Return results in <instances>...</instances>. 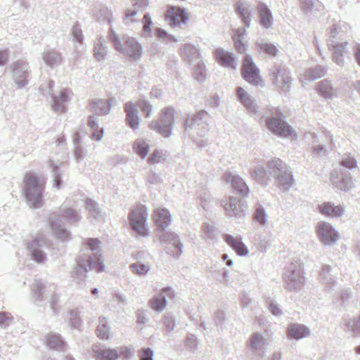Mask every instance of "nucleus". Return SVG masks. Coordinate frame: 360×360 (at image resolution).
<instances>
[{"label":"nucleus","mask_w":360,"mask_h":360,"mask_svg":"<svg viewBox=\"0 0 360 360\" xmlns=\"http://www.w3.org/2000/svg\"><path fill=\"white\" fill-rule=\"evenodd\" d=\"M173 122L174 111L171 108H166L161 110L159 121H153L150 123V128L167 137L171 134Z\"/></svg>","instance_id":"nucleus-8"},{"label":"nucleus","mask_w":360,"mask_h":360,"mask_svg":"<svg viewBox=\"0 0 360 360\" xmlns=\"http://www.w3.org/2000/svg\"><path fill=\"white\" fill-rule=\"evenodd\" d=\"M223 181L230 183L234 190L244 197L250 194V189L243 179L236 173L226 172L222 176Z\"/></svg>","instance_id":"nucleus-13"},{"label":"nucleus","mask_w":360,"mask_h":360,"mask_svg":"<svg viewBox=\"0 0 360 360\" xmlns=\"http://www.w3.org/2000/svg\"><path fill=\"white\" fill-rule=\"evenodd\" d=\"M318 94L326 100H333L339 96L340 91L334 87L330 80L323 79L318 83Z\"/></svg>","instance_id":"nucleus-15"},{"label":"nucleus","mask_w":360,"mask_h":360,"mask_svg":"<svg viewBox=\"0 0 360 360\" xmlns=\"http://www.w3.org/2000/svg\"><path fill=\"white\" fill-rule=\"evenodd\" d=\"M124 111L126 112V122L132 129H136L139 124V118L136 114V110L132 103L129 102L124 105Z\"/></svg>","instance_id":"nucleus-27"},{"label":"nucleus","mask_w":360,"mask_h":360,"mask_svg":"<svg viewBox=\"0 0 360 360\" xmlns=\"http://www.w3.org/2000/svg\"><path fill=\"white\" fill-rule=\"evenodd\" d=\"M226 217L235 220L243 219L246 213V203L234 196H226L220 200Z\"/></svg>","instance_id":"nucleus-5"},{"label":"nucleus","mask_w":360,"mask_h":360,"mask_svg":"<svg viewBox=\"0 0 360 360\" xmlns=\"http://www.w3.org/2000/svg\"><path fill=\"white\" fill-rule=\"evenodd\" d=\"M326 72L325 68L322 66H316L310 68L304 72L301 75L300 81L303 84H307L309 82L314 81L324 76Z\"/></svg>","instance_id":"nucleus-25"},{"label":"nucleus","mask_w":360,"mask_h":360,"mask_svg":"<svg viewBox=\"0 0 360 360\" xmlns=\"http://www.w3.org/2000/svg\"><path fill=\"white\" fill-rule=\"evenodd\" d=\"M268 344L264 335L253 333L247 342V347L255 356L262 359L266 352Z\"/></svg>","instance_id":"nucleus-12"},{"label":"nucleus","mask_w":360,"mask_h":360,"mask_svg":"<svg viewBox=\"0 0 360 360\" xmlns=\"http://www.w3.org/2000/svg\"><path fill=\"white\" fill-rule=\"evenodd\" d=\"M197 197L200 201V205L204 210H207L210 207V203L212 200L209 191L207 188H202L197 192Z\"/></svg>","instance_id":"nucleus-42"},{"label":"nucleus","mask_w":360,"mask_h":360,"mask_svg":"<svg viewBox=\"0 0 360 360\" xmlns=\"http://www.w3.org/2000/svg\"><path fill=\"white\" fill-rule=\"evenodd\" d=\"M99 240L96 238H90L87 240L86 244L91 250H96L99 246Z\"/></svg>","instance_id":"nucleus-61"},{"label":"nucleus","mask_w":360,"mask_h":360,"mask_svg":"<svg viewBox=\"0 0 360 360\" xmlns=\"http://www.w3.org/2000/svg\"><path fill=\"white\" fill-rule=\"evenodd\" d=\"M333 60L339 66L342 67L344 65L343 53H338L333 51Z\"/></svg>","instance_id":"nucleus-60"},{"label":"nucleus","mask_w":360,"mask_h":360,"mask_svg":"<svg viewBox=\"0 0 360 360\" xmlns=\"http://www.w3.org/2000/svg\"><path fill=\"white\" fill-rule=\"evenodd\" d=\"M133 150L141 158L146 157L149 150L148 144L143 139H139L134 141L132 145Z\"/></svg>","instance_id":"nucleus-38"},{"label":"nucleus","mask_w":360,"mask_h":360,"mask_svg":"<svg viewBox=\"0 0 360 360\" xmlns=\"http://www.w3.org/2000/svg\"><path fill=\"white\" fill-rule=\"evenodd\" d=\"M91 269L96 270L97 272H101L104 270V265L102 264L100 257H96L94 261L89 262Z\"/></svg>","instance_id":"nucleus-55"},{"label":"nucleus","mask_w":360,"mask_h":360,"mask_svg":"<svg viewBox=\"0 0 360 360\" xmlns=\"http://www.w3.org/2000/svg\"><path fill=\"white\" fill-rule=\"evenodd\" d=\"M344 27L345 30L347 29V25L345 22H338V24L333 25V27L331 28L330 34V37L333 38H335V35L340 32V30Z\"/></svg>","instance_id":"nucleus-56"},{"label":"nucleus","mask_w":360,"mask_h":360,"mask_svg":"<svg viewBox=\"0 0 360 360\" xmlns=\"http://www.w3.org/2000/svg\"><path fill=\"white\" fill-rule=\"evenodd\" d=\"M319 212L330 218H338L345 214V209L342 205H335L333 202H327L319 206Z\"/></svg>","instance_id":"nucleus-17"},{"label":"nucleus","mask_w":360,"mask_h":360,"mask_svg":"<svg viewBox=\"0 0 360 360\" xmlns=\"http://www.w3.org/2000/svg\"><path fill=\"white\" fill-rule=\"evenodd\" d=\"M209 116L205 111H200L196 114L188 115L184 122L186 132L193 139L194 142L200 148L205 147L207 141L204 138L209 131Z\"/></svg>","instance_id":"nucleus-1"},{"label":"nucleus","mask_w":360,"mask_h":360,"mask_svg":"<svg viewBox=\"0 0 360 360\" xmlns=\"http://www.w3.org/2000/svg\"><path fill=\"white\" fill-rule=\"evenodd\" d=\"M316 231L320 241L326 246L333 245L340 237L335 228L326 221L319 222Z\"/></svg>","instance_id":"nucleus-9"},{"label":"nucleus","mask_w":360,"mask_h":360,"mask_svg":"<svg viewBox=\"0 0 360 360\" xmlns=\"http://www.w3.org/2000/svg\"><path fill=\"white\" fill-rule=\"evenodd\" d=\"M268 129L274 134L282 137L296 139L295 131L285 122L284 116L278 110H276L275 115L266 120Z\"/></svg>","instance_id":"nucleus-6"},{"label":"nucleus","mask_w":360,"mask_h":360,"mask_svg":"<svg viewBox=\"0 0 360 360\" xmlns=\"http://www.w3.org/2000/svg\"><path fill=\"white\" fill-rule=\"evenodd\" d=\"M300 7L308 16L316 15L323 11V5L319 0H300Z\"/></svg>","instance_id":"nucleus-23"},{"label":"nucleus","mask_w":360,"mask_h":360,"mask_svg":"<svg viewBox=\"0 0 360 360\" xmlns=\"http://www.w3.org/2000/svg\"><path fill=\"white\" fill-rule=\"evenodd\" d=\"M24 191L27 200L34 207L40 206L41 205L42 192L45 186L44 180L38 178L32 172H27L24 177Z\"/></svg>","instance_id":"nucleus-2"},{"label":"nucleus","mask_w":360,"mask_h":360,"mask_svg":"<svg viewBox=\"0 0 360 360\" xmlns=\"http://www.w3.org/2000/svg\"><path fill=\"white\" fill-rule=\"evenodd\" d=\"M313 151H314V153H315L317 155H322V154L326 153L327 148L323 145H318V146H314Z\"/></svg>","instance_id":"nucleus-62"},{"label":"nucleus","mask_w":360,"mask_h":360,"mask_svg":"<svg viewBox=\"0 0 360 360\" xmlns=\"http://www.w3.org/2000/svg\"><path fill=\"white\" fill-rule=\"evenodd\" d=\"M183 54L185 57V60L190 64L201 60V54L200 49L195 45L190 43H185L183 46Z\"/></svg>","instance_id":"nucleus-22"},{"label":"nucleus","mask_w":360,"mask_h":360,"mask_svg":"<svg viewBox=\"0 0 360 360\" xmlns=\"http://www.w3.org/2000/svg\"><path fill=\"white\" fill-rule=\"evenodd\" d=\"M89 108L91 112L98 115H103L109 112L110 103L104 100L94 101L89 103Z\"/></svg>","instance_id":"nucleus-32"},{"label":"nucleus","mask_w":360,"mask_h":360,"mask_svg":"<svg viewBox=\"0 0 360 360\" xmlns=\"http://www.w3.org/2000/svg\"><path fill=\"white\" fill-rule=\"evenodd\" d=\"M242 73L243 78L249 83L259 86L262 84V80L259 75V70L253 63L252 57L246 55L243 59Z\"/></svg>","instance_id":"nucleus-11"},{"label":"nucleus","mask_w":360,"mask_h":360,"mask_svg":"<svg viewBox=\"0 0 360 360\" xmlns=\"http://www.w3.org/2000/svg\"><path fill=\"white\" fill-rule=\"evenodd\" d=\"M56 98V101H58V102L66 101L68 98V92L65 90L61 91L60 92L58 96H57Z\"/></svg>","instance_id":"nucleus-63"},{"label":"nucleus","mask_w":360,"mask_h":360,"mask_svg":"<svg viewBox=\"0 0 360 360\" xmlns=\"http://www.w3.org/2000/svg\"><path fill=\"white\" fill-rule=\"evenodd\" d=\"M152 219L158 229L162 231L171 224V215L165 208L158 207L152 214Z\"/></svg>","instance_id":"nucleus-14"},{"label":"nucleus","mask_w":360,"mask_h":360,"mask_svg":"<svg viewBox=\"0 0 360 360\" xmlns=\"http://www.w3.org/2000/svg\"><path fill=\"white\" fill-rule=\"evenodd\" d=\"M198 340L194 335H189L185 340V347L190 351H195L198 348Z\"/></svg>","instance_id":"nucleus-51"},{"label":"nucleus","mask_w":360,"mask_h":360,"mask_svg":"<svg viewBox=\"0 0 360 360\" xmlns=\"http://www.w3.org/2000/svg\"><path fill=\"white\" fill-rule=\"evenodd\" d=\"M328 46L331 49L332 51L338 53H345L347 51L348 42L342 41H333L330 39L328 43Z\"/></svg>","instance_id":"nucleus-44"},{"label":"nucleus","mask_w":360,"mask_h":360,"mask_svg":"<svg viewBox=\"0 0 360 360\" xmlns=\"http://www.w3.org/2000/svg\"><path fill=\"white\" fill-rule=\"evenodd\" d=\"M140 360H153V352L150 348L143 349L139 354Z\"/></svg>","instance_id":"nucleus-58"},{"label":"nucleus","mask_w":360,"mask_h":360,"mask_svg":"<svg viewBox=\"0 0 360 360\" xmlns=\"http://www.w3.org/2000/svg\"><path fill=\"white\" fill-rule=\"evenodd\" d=\"M330 270L331 268L329 266H324L320 274L321 280L326 285V288L328 290H330L332 286L336 283L334 278L330 274Z\"/></svg>","instance_id":"nucleus-39"},{"label":"nucleus","mask_w":360,"mask_h":360,"mask_svg":"<svg viewBox=\"0 0 360 360\" xmlns=\"http://www.w3.org/2000/svg\"><path fill=\"white\" fill-rule=\"evenodd\" d=\"M110 39L117 51L124 53L131 60H136L140 58L142 53L141 46L134 38H128L125 41L124 47L122 45L118 37L114 32H112Z\"/></svg>","instance_id":"nucleus-7"},{"label":"nucleus","mask_w":360,"mask_h":360,"mask_svg":"<svg viewBox=\"0 0 360 360\" xmlns=\"http://www.w3.org/2000/svg\"><path fill=\"white\" fill-rule=\"evenodd\" d=\"M23 63L22 62H16L13 64V72L15 77H16V82H18L20 86H23L26 83L25 77L27 75V72L24 71L22 72V75H20V69Z\"/></svg>","instance_id":"nucleus-46"},{"label":"nucleus","mask_w":360,"mask_h":360,"mask_svg":"<svg viewBox=\"0 0 360 360\" xmlns=\"http://www.w3.org/2000/svg\"><path fill=\"white\" fill-rule=\"evenodd\" d=\"M238 99L246 108L250 113L256 114L257 106L253 98L243 88L238 87L236 89Z\"/></svg>","instance_id":"nucleus-21"},{"label":"nucleus","mask_w":360,"mask_h":360,"mask_svg":"<svg viewBox=\"0 0 360 360\" xmlns=\"http://www.w3.org/2000/svg\"><path fill=\"white\" fill-rule=\"evenodd\" d=\"M223 239L240 256H246L249 250L242 241L240 236H233L230 234H224Z\"/></svg>","instance_id":"nucleus-18"},{"label":"nucleus","mask_w":360,"mask_h":360,"mask_svg":"<svg viewBox=\"0 0 360 360\" xmlns=\"http://www.w3.org/2000/svg\"><path fill=\"white\" fill-rule=\"evenodd\" d=\"M236 10L240 15L243 23L249 27L251 22V14L253 11L252 6L245 1H238L237 3Z\"/></svg>","instance_id":"nucleus-28"},{"label":"nucleus","mask_w":360,"mask_h":360,"mask_svg":"<svg viewBox=\"0 0 360 360\" xmlns=\"http://www.w3.org/2000/svg\"><path fill=\"white\" fill-rule=\"evenodd\" d=\"M162 160H164V155L159 150H154L148 158V162L150 164H157Z\"/></svg>","instance_id":"nucleus-52"},{"label":"nucleus","mask_w":360,"mask_h":360,"mask_svg":"<svg viewBox=\"0 0 360 360\" xmlns=\"http://www.w3.org/2000/svg\"><path fill=\"white\" fill-rule=\"evenodd\" d=\"M282 353L281 352H275L268 356L265 360H281Z\"/></svg>","instance_id":"nucleus-64"},{"label":"nucleus","mask_w":360,"mask_h":360,"mask_svg":"<svg viewBox=\"0 0 360 360\" xmlns=\"http://www.w3.org/2000/svg\"><path fill=\"white\" fill-rule=\"evenodd\" d=\"M341 165L347 169H353L356 167L357 162L353 155L345 153L342 157Z\"/></svg>","instance_id":"nucleus-47"},{"label":"nucleus","mask_w":360,"mask_h":360,"mask_svg":"<svg viewBox=\"0 0 360 360\" xmlns=\"http://www.w3.org/2000/svg\"><path fill=\"white\" fill-rule=\"evenodd\" d=\"M97 336L102 340H108L110 338L109 326L105 318L99 321V325L96 329Z\"/></svg>","instance_id":"nucleus-43"},{"label":"nucleus","mask_w":360,"mask_h":360,"mask_svg":"<svg viewBox=\"0 0 360 360\" xmlns=\"http://www.w3.org/2000/svg\"><path fill=\"white\" fill-rule=\"evenodd\" d=\"M246 30L245 28H238L235 30L233 34V41L236 48L240 53H243L246 51V45L243 42L244 36L245 35Z\"/></svg>","instance_id":"nucleus-35"},{"label":"nucleus","mask_w":360,"mask_h":360,"mask_svg":"<svg viewBox=\"0 0 360 360\" xmlns=\"http://www.w3.org/2000/svg\"><path fill=\"white\" fill-rule=\"evenodd\" d=\"M94 356L97 360H117L119 354L117 349L111 348L94 349Z\"/></svg>","instance_id":"nucleus-30"},{"label":"nucleus","mask_w":360,"mask_h":360,"mask_svg":"<svg viewBox=\"0 0 360 360\" xmlns=\"http://www.w3.org/2000/svg\"><path fill=\"white\" fill-rule=\"evenodd\" d=\"M147 207L142 204H139L131 208L128 215L129 225L132 230L138 235L146 236L149 233L147 226L148 219Z\"/></svg>","instance_id":"nucleus-4"},{"label":"nucleus","mask_w":360,"mask_h":360,"mask_svg":"<svg viewBox=\"0 0 360 360\" xmlns=\"http://www.w3.org/2000/svg\"><path fill=\"white\" fill-rule=\"evenodd\" d=\"M260 25L265 29L271 28L273 25L274 18L270 9L267 6L260 4L258 6Z\"/></svg>","instance_id":"nucleus-26"},{"label":"nucleus","mask_w":360,"mask_h":360,"mask_svg":"<svg viewBox=\"0 0 360 360\" xmlns=\"http://www.w3.org/2000/svg\"><path fill=\"white\" fill-rule=\"evenodd\" d=\"M149 305L154 310L162 311L165 306V297L159 294L150 300Z\"/></svg>","instance_id":"nucleus-45"},{"label":"nucleus","mask_w":360,"mask_h":360,"mask_svg":"<svg viewBox=\"0 0 360 360\" xmlns=\"http://www.w3.org/2000/svg\"><path fill=\"white\" fill-rule=\"evenodd\" d=\"M44 59L47 64L53 65L60 62L61 56L57 52L49 51L44 54Z\"/></svg>","instance_id":"nucleus-48"},{"label":"nucleus","mask_w":360,"mask_h":360,"mask_svg":"<svg viewBox=\"0 0 360 360\" xmlns=\"http://www.w3.org/2000/svg\"><path fill=\"white\" fill-rule=\"evenodd\" d=\"M251 176L255 179L261 184H266L270 178L268 174L267 167L264 168L262 165H257L251 170Z\"/></svg>","instance_id":"nucleus-33"},{"label":"nucleus","mask_w":360,"mask_h":360,"mask_svg":"<svg viewBox=\"0 0 360 360\" xmlns=\"http://www.w3.org/2000/svg\"><path fill=\"white\" fill-rule=\"evenodd\" d=\"M119 357L124 360L129 359L131 356V349L128 347H122L118 350Z\"/></svg>","instance_id":"nucleus-57"},{"label":"nucleus","mask_w":360,"mask_h":360,"mask_svg":"<svg viewBox=\"0 0 360 360\" xmlns=\"http://www.w3.org/2000/svg\"><path fill=\"white\" fill-rule=\"evenodd\" d=\"M214 56L217 61L222 66L236 70L237 63L234 55L223 49H217L214 51Z\"/></svg>","instance_id":"nucleus-16"},{"label":"nucleus","mask_w":360,"mask_h":360,"mask_svg":"<svg viewBox=\"0 0 360 360\" xmlns=\"http://www.w3.org/2000/svg\"><path fill=\"white\" fill-rule=\"evenodd\" d=\"M309 328L300 323H291L288 326L287 335L290 339L300 340L310 335Z\"/></svg>","instance_id":"nucleus-19"},{"label":"nucleus","mask_w":360,"mask_h":360,"mask_svg":"<svg viewBox=\"0 0 360 360\" xmlns=\"http://www.w3.org/2000/svg\"><path fill=\"white\" fill-rule=\"evenodd\" d=\"M180 18V8L179 7H170L166 14V20L171 26L178 25Z\"/></svg>","instance_id":"nucleus-41"},{"label":"nucleus","mask_w":360,"mask_h":360,"mask_svg":"<svg viewBox=\"0 0 360 360\" xmlns=\"http://www.w3.org/2000/svg\"><path fill=\"white\" fill-rule=\"evenodd\" d=\"M137 106L140 108L145 117H149L152 112L153 107L146 101L141 100L137 103Z\"/></svg>","instance_id":"nucleus-50"},{"label":"nucleus","mask_w":360,"mask_h":360,"mask_svg":"<svg viewBox=\"0 0 360 360\" xmlns=\"http://www.w3.org/2000/svg\"><path fill=\"white\" fill-rule=\"evenodd\" d=\"M256 46L262 52L268 54L269 56H276L277 55V47L264 39H261L256 43Z\"/></svg>","instance_id":"nucleus-37"},{"label":"nucleus","mask_w":360,"mask_h":360,"mask_svg":"<svg viewBox=\"0 0 360 360\" xmlns=\"http://www.w3.org/2000/svg\"><path fill=\"white\" fill-rule=\"evenodd\" d=\"M266 167L269 178L271 179V177H273L276 179L288 167L281 160L274 158L268 162Z\"/></svg>","instance_id":"nucleus-24"},{"label":"nucleus","mask_w":360,"mask_h":360,"mask_svg":"<svg viewBox=\"0 0 360 360\" xmlns=\"http://www.w3.org/2000/svg\"><path fill=\"white\" fill-rule=\"evenodd\" d=\"M131 269L134 273L142 275L145 274L148 271V266L145 264L136 263L131 266Z\"/></svg>","instance_id":"nucleus-54"},{"label":"nucleus","mask_w":360,"mask_h":360,"mask_svg":"<svg viewBox=\"0 0 360 360\" xmlns=\"http://www.w3.org/2000/svg\"><path fill=\"white\" fill-rule=\"evenodd\" d=\"M204 237L207 239H213L215 237V228L214 226L206 224L202 227Z\"/></svg>","instance_id":"nucleus-53"},{"label":"nucleus","mask_w":360,"mask_h":360,"mask_svg":"<svg viewBox=\"0 0 360 360\" xmlns=\"http://www.w3.org/2000/svg\"><path fill=\"white\" fill-rule=\"evenodd\" d=\"M246 30L245 28H238L235 30L233 34V41L236 48L240 53H243L246 51V45L243 42L244 36L245 35Z\"/></svg>","instance_id":"nucleus-36"},{"label":"nucleus","mask_w":360,"mask_h":360,"mask_svg":"<svg viewBox=\"0 0 360 360\" xmlns=\"http://www.w3.org/2000/svg\"><path fill=\"white\" fill-rule=\"evenodd\" d=\"M278 186L283 191L289 190L293 185V178L292 172L289 167L285 169L276 179Z\"/></svg>","instance_id":"nucleus-29"},{"label":"nucleus","mask_w":360,"mask_h":360,"mask_svg":"<svg viewBox=\"0 0 360 360\" xmlns=\"http://www.w3.org/2000/svg\"><path fill=\"white\" fill-rule=\"evenodd\" d=\"M46 345L50 348L57 350H63L65 346L60 335L55 333H50L46 337Z\"/></svg>","instance_id":"nucleus-34"},{"label":"nucleus","mask_w":360,"mask_h":360,"mask_svg":"<svg viewBox=\"0 0 360 360\" xmlns=\"http://www.w3.org/2000/svg\"><path fill=\"white\" fill-rule=\"evenodd\" d=\"M254 219L261 226H266L268 224V214L264 207L261 205H257L256 206L254 213Z\"/></svg>","instance_id":"nucleus-40"},{"label":"nucleus","mask_w":360,"mask_h":360,"mask_svg":"<svg viewBox=\"0 0 360 360\" xmlns=\"http://www.w3.org/2000/svg\"><path fill=\"white\" fill-rule=\"evenodd\" d=\"M193 64L192 75L194 79L200 83L205 82L207 77V70L203 60L201 59L193 63Z\"/></svg>","instance_id":"nucleus-31"},{"label":"nucleus","mask_w":360,"mask_h":360,"mask_svg":"<svg viewBox=\"0 0 360 360\" xmlns=\"http://www.w3.org/2000/svg\"><path fill=\"white\" fill-rule=\"evenodd\" d=\"M266 304L269 310L274 316H281L283 314V311L280 305L275 300L268 299Z\"/></svg>","instance_id":"nucleus-49"},{"label":"nucleus","mask_w":360,"mask_h":360,"mask_svg":"<svg viewBox=\"0 0 360 360\" xmlns=\"http://www.w3.org/2000/svg\"><path fill=\"white\" fill-rule=\"evenodd\" d=\"M331 181L333 184L341 191H349L353 186L352 177L349 174H341L340 176L338 171H334L331 174Z\"/></svg>","instance_id":"nucleus-20"},{"label":"nucleus","mask_w":360,"mask_h":360,"mask_svg":"<svg viewBox=\"0 0 360 360\" xmlns=\"http://www.w3.org/2000/svg\"><path fill=\"white\" fill-rule=\"evenodd\" d=\"M12 319L11 314L6 312H0V326L7 325Z\"/></svg>","instance_id":"nucleus-59"},{"label":"nucleus","mask_w":360,"mask_h":360,"mask_svg":"<svg viewBox=\"0 0 360 360\" xmlns=\"http://www.w3.org/2000/svg\"><path fill=\"white\" fill-rule=\"evenodd\" d=\"M273 84L278 89L283 92L290 90L292 84V78L290 72L280 66L274 67L271 72Z\"/></svg>","instance_id":"nucleus-10"},{"label":"nucleus","mask_w":360,"mask_h":360,"mask_svg":"<svg viewBox=\"0 0 360 360\" xmlns=\"http://www.w3.org/2000/svg\"><path fill=\"white\" fill-rule=\"evenodd\" d=\"M283 279L287 290L290 291L300 290L305 283L302 264L299 260L292 261L289 264L283 273Z\"/></svg>","instance_id":"nucleus-3"}]
</instances>
